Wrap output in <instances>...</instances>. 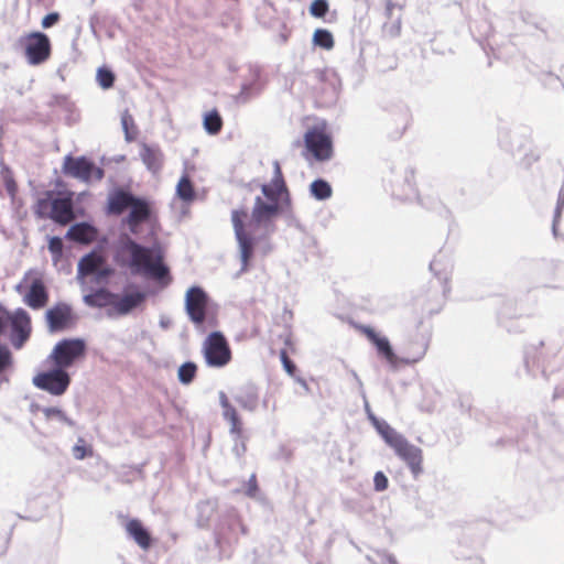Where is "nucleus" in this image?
Here are the masks:
<instances>
[{"label": "nucleus", "instance_id": "nucleus-11", "mask_svg": "<svg viewBox=\"0 0 564 564\" xmlns=\"http://www.w3.org/2000/svg\"><path fill=\"white\" fill-rule=\"evenodd\" d=\"M210 299L206 291L198 286H191L185 294V312L197 329L203 328L210 315Z\"/></svg>", "mask_w": 564, "mask_h": 564}, {"label": "nucleus", "instance_id": "nucleus-34", "mask_svg": "<svg viewBox=\"0 0 564 564\" xmlns=\"http://www.w3.org/2000/svg\"><path fill=\"white\" fill-rule=\"evenodd\" d=\"M197 375V366L194 361L183 362L177 370V379L182 384H191Z\"/></svg>", "mask_w": 564, "mask_h": 564}, {"label": "nucleus", "instance_id": "nucleus-37", "mask_svg": "<svg viewBox=\"0 0 564 564\" xmlns=\"http://www.w3.org/2000/svg\"><path fill=\"white\" fill-rule=\"evenodd\" d=\"M42 412L44 414V416L47 419V420H57L58 422L69 426V427H75L76 423L74 420H72L70 417H68L66 415V413L59 409V408H56V406H47V408H43L42 409Z\"/></svg>", "mask_w": 564, "mask_h": 564}, {"label": "nucleus", "instance_id": "nucleus-45", "mask_svg": "<svg viewBox=\"0 0 564 564\" xmlns=\"http://www.w3.org/2000/svg\"><path fill=\"white\" fill-rule=\"evenodd\" d=\"M51 210V192H47L45 198H40L36 202L35 214L39 218H48V213Z\"/></svg>", "mask_w": 564, "mask_h": 564}, {"label": "nucleus", "instance_id": "nucleus-20", "mask_svg": "<svg viewBox=\"0 0 564 564\" xmlns=\"http://www.w3.org/2000/svg\"><path fill=\"white\" fill-rule=\"evenodd\" d=\"M50 300L48 290L41 278L31 281L23 302L32 310H41L45 307Z\"/></svg>", "mask_w": 564, "mask_h": 564}, {"label": "nucleus", "instance_id": "nucleus-39", "mask_svg": "<svg viewBox=\"0 0 564 564\" xmlns=\"http://www.w3.org/2000/svg\"><path fill=\"white\" fill-rule=\"evenodd\" d=\"M50 105L52 107H58L62 110L68 112L69 113V117L67 118L68 121L75 120V117H74L75 106L66 95H54L52 97Z\"/></svg>", "mask_w": 564, "mask_h": 564}, {"label": "nucleus", "instance_id": "nucleus-24", "mask_svg": "<svg viewBox=\"0 0 564 564\" xmlns=\"http://www.w3.org/2000/svg\"><path fill=\"white\" fill-rule=\"evenodd\" d=\"M140 158L152 174H158L163 165V153L155 145L143 144L140 150Z\"/></svg>", "mask_w": 564, "mask_h": 564}, {"label": "nucleus", "instance_id": "nucleus-36", "mask_svg": "<svg viewBox=\"0 0 564 564\" xmlns=\"http://www.w3.org/2000/svg\"><path fill=\"white\" fill-rule=\"evenodd\" d=\"M544 345L543 340H540L538 346H530L527 347L524 351V367L527 369V372L531 375L532 377H535V370L534 367L536 366L538 369H540V361L535 354V350L538 347H542Z\"/></svg>", "mask_w": 564, "mask_h": 564}, {"label": "nucleus", "instance_id": "nucleus-22", "mask_svg": "<svg viewBox=\"0 0 564 564\" xmlns=\"http://www.w3.org/2000/svg\"><path fill=\"white\" fill-rule=\"evenodd\" d=\"M235 401L245 410L254 412L259 404V391L252 383H246L234 395Z\"/></svg>", "mask_w": 564, "mask_h": 564}, {"label": "nucleus", "instance_id": "nucleus-40", "mask_svg": "<svg viewBox=\"0 0 564 564\" xmlns=\"http://www.w3.org/2000/svg\"><path fill=\"white\" fill-rule=\"evenodd\" d=\"M96 80L102 89H109L115 84L116 75L110 68L102 66L97 69Z\"/></svg>", "mask_w": 564, "mask_h": 564}, {"label": "nucleus", "instance_id": "nucleus-61", "mask_svg": "<svg viewBox=\"0 0 564 564\" xmlns=\"http://www.w3.org/2000/svg\"><path fill=\"white\" fill-rule=\"evenodd\" d=\"M223 416L226 421L238 417L236 409L230 404L228 408H223Z\"/></svg>", "mask_w": 564, "mask_h": 564}, {"label": "nucleus", "instance_id": "nucleus-63", "mask_svg": "<svg viewBox=\"0 0 564 564\" xmlns=\"http://www.w3.org/2000/svg\"><path fill=\"white\" fill-rule=\"evenodd\" d=\"M218 397H219V403H220L221 408H228V405L231 404L228 400L227 394L224 391H219Z\"/></svg>", "mask_w": 564, "mask_h": 564}, {"label": "nucleus", "instance_id": "nucleus-8", "mask_svg": "<svg viewBox=\"0 0 564 564\" xmlns=\"http://www.w3.org/2000/svg\"><path fill=\"white\" fill-rule=\"evenodd\" d=\"M291 197H283L280 202L264 200L262 196L254 198L251 210V226H268L279 215L284 214L288 218L292 216Z\"/></svg>", "mask_w": 564, "mask_h": 564}, {"label": "nucleus", "instance_id": "nucleus-30", "mask_svg": "<svg viewBox=\"0 0 564 564\" xmlns=\"http://www.w3.org/2000/svg\"><path fill=\"white\" fill-rule=\"evenodd\" d=\"M176 195L178 198L185 203H191L196 198V191L194 188L193 182L187 174H184L177 185H176Z\"/></svg>", "mask_w": 564, "mask_h": 564}, {"label": "nucleus", "instance_id": "nucleus-57", "mask_svg": "<svg viewBox=\"0 0 564 564\" xmlns=\"http://www.w3.org/2000/svg\"><path fill=\"white\" fill-rule=\"evenodd\" d=\"M349 373L352 377L354 381L356 382L359 395L361 397L362 401H366V391L361 379L359 378L358 373L352 369L349 370Z\"/></svg>", "mask_w": 564, "mask_h": 564}, {"label": "nucleus", "instance_id": "nucleus-9", "mask_svg": "<svg viewBox=\"0 0 564 564\" xmlns=\"http://www.w3.org/2000/svg\"><path fill=\"white\" fill-rule=\"evenodd\" d=\"M87 344L83 338H63L56 343L48 359L67 370L86 356Z\"/></svg>", "mask_w": 564, "mask_h": 564}, {"label": "nucleus", "instance_id": "nucleus-6", "mask_svg": "<svg viewBox=\"0 0 564 564\" xmlns=\"http://www.w3.org/2000/svg\"><path fill=\"white\" fill-rule=\"evenodd\" d=\"M248 217L246 208L231 210V224L235 232V238L238 245L239 257L241 261V271L248 270V267L253 259L256 246L258 242L250 231L247 230L245 220Z\"/></svg>", "mask_w": 564, "mask_h": 564}, {"label": "nucleus", "instance_id": "nucleus-64", "mask_svg": "<svg viewBox=\"0 0 564 564\" xmlns=\"http://www.w3.org/2000/svg\"><path fill=\"white\" fill-rule=\"evenodd\" d=\"M295 379V381L304 389V391L306 393L310 392V388H308V384L306 382L305 379L301 378V377H293Z\"/></svg>", "mask_w": 564, "mask_h": 564}, {"label": "nucleus", "instance_id": "nucleus-55", "mask_svg": "<svg viewBox=\"0 0 564 564\" xmlns=\"http://www.w3.org/2000/svg\"><path fill=\"white\" fill-rule=\"evenodd\" d=\"M258 491H259V487H258L257 477L254 474H252L250 476L249 480L247 481L246 495L250 498H254L257 496Z\"/></svg>", "mask_w": 564, "mask_h": 564}, {"label": "nucleus", "instance_id": "nucleus-41", "mask_svg": "<svg viewBox=\"0 0 564 564\" xmlns=\"http://www.w3.org/2000/svg\"><path fill=\"white\" fill-rule=\"evenodd\" d=\"M121 126H122V129L124 132V139L128 142L134 140V138L137 135V129H135L133 117L128 112V110H126L121 115Z\"/></svg>", "mask_w": 564, "mask_h": 564}, {"label": "nucleus", "instance_id": "nucleus-62", "mask_svg": "<svg viewBox=\"0 0 564 564\" xmlns=\"http://www.w3.org/2000/svg\"><path fill=\"white\" fill-rule=\"evenodd\" d=\"M440 264V260L437 258L433 259L430 263V270L434 272V274L436 276H438V279H444L446 280V276L442 278V274H441V270L437 269Z\"/></svg>", "mask_w": 564, "mask_h": 564}, {"label": "nucleus", "instance_id": "nucleus-5", "mask_svg": "<svg viewBox=\"0 0 564 564\" xmlns=\"http://www.w3.org/2000/svg\"><path fill=\"white\" fill-rule=\"evenodd\" d=\"M10 328V341L15 349H21L29 340L32 332L30 314L22 307L10 313L0 304V335Z\"/></svg>", "mask_w": 564, "mask_h": 564}, {"label": "nucleus", "instance_id": "nucleus-52", "mask_svg": "<svg viewBox=\"0 0 564 564\" xmlns=\"http://www.w3.org/2000/svg\"><path fill=\"white\" fill-rule=\"evenodd\" d=\"M93 454L91 449L85 445L76 444L73 446V455L76 459L83 460Z\"/></svg>", "mask_w": 564, "mask_h": 564}, {"label": "nucleus", "instance_id": "nucleus-56", "mask_svg": "<svg viewBox=\"0 0 564 564\" xmlns=\"http://www.w3.org/2000/svg\"><path fill=\"white\" fill-rule=\"evenodd\" d=\"M235 444L232 446V453L237 458H240L245 455L247 451V446L245 441L241 438L237 440V437H234Z\"/></svg>", "mask_w": 564, "mask_h": 564}, {"label": "nucleus", "instance_id": "nucleus-31", "mask_svg": "<svg viewBox=\"0 0 564 564\" xmlns=\"http://www.w3.org/2000/svg\"><path fill=\"white\" fill-rule=\"evenodd\" d=\"M310 194L317 200H326L332 196L333 189L326 180L316 178L310 185Z\"/></svg>", "mask_w": 564, "mask_h": 564}, {"label": "nucleus", "instance_id": "nucleus-17", "mask_svg": "<svg viewBox=\"0 0 564 564\" xmlns=\"http://www.w3.org/2000/svg\"><path fill=\"white\" fill-rule=\"evenodd\" d=\"M152 218V208L145 197L137 196L129 207L128 215L122 219V225L127 226L132 235L141 232L142 224L150 223Z\"/></svg>", "mask_w": 564, "mask_h": 564}, {"label": "nucleus", "instance_id": "nucleus-46", "mask_svg": "<svg viewBox=\"0 0 564 564\" xmlns=\"http://www.w3.org/2000/svg\"><path fill=\"white\" fill-rule=\"evenodd\" d=\"M404 182L406 187L409 188V191L404 193L405 198H411L412 196H414L420 200V196L414 184V171L412 169L405 172Z\"/></svg>", "mask_w": 564, "mask_h": 564}, {"label": "nucleus", "instance_id": "nucleus-23", "mask_svg": "<svg viewBox=\"0 0 564 564\" xmlns=\"http://www.w3.org/2000/svg\"><path fill=\"white\" fill-rule=\"evenodd\" d=\"M129 536L143 550L152 545V536L149 530L139 519H131L126 524Z\"/></svg>", "mask_w": 564, "mask_h": 564}, {"label": "nucleus", "instance_id": "nucleus-33", "mask_svg": "<svg viewBox=\"0 0 564 564\" xmlns=\"http://www.w3.org/2000/svg\"><path fill=\"white\" fill-rule=\"evenodd\" d=\"M318 78L321 82H325V83L329 84V89H330L329 99L332 101L336 100L339 95V90H340V80L337 77V74L332 69H325V70H322L318 73Z\"/></svg>", "mask_w": 564, "mask_h": 564}, {"label": "nucleus", "instance_id": "nucleus-32", "mask_svg": "<svg viewBox=\"0 0 564 564\" xmlns=\"http://www.w3.org/2000/svg\"><path fill=\"white\" fill-rule=\"evenodd\" d=\"M378 354L383 357L389 364L395 365L398 361L397 355L386 336H379L377 340L372 343Z\"/></svg>", "mask_w": 564, "mask_h": 564}, {"label": "nucleus", "instance_id": "nucleus-59", "mask_svg": "<svg viewBox=\"0 0 564 564\" xmlns=\"http://www.w3.org/2000/svg\"><path fill=\"white\" fill-rule=\"evenodd\" d=\"M361 330L371 344L380 336L371 326H362Z\"/></svg>", "mask_w": 564, "mask_h": 564}, {"label": "nucleus", "instance_id": "nucleus-43", "mask_svg": "<svg viewBox=\"0 0 564 564\" xmlns=\"http://www.w3.org/2000/svg\"><path fill=\"white\" fill-rule=\"evenodd\" d=\"M329 10L327 0H313L310 6L308 12L312 17L323 19Z\"/></svg>", "mask_w": 564, "mask_h": 564}, {"label": "nucleus", "instance_id": "nucleus-48", "mask_svg": "<svg viewBox=\"0 0 564 564\" xmlns=\"http://www.w3.org/2000/svg\"><path fill=\"white\" fill-rule=\"evenodd\" d=\"M389 486V479L383 471H377L373 476V488L376 491H384Z\"/></svg>", "mask_w": 564, "mask_h": 564}, {"label": "nucleus", "instance_id": "nucleus-54", "mask_svg": "<svg viewBox=\"0 0 564 564\" xmlns=\"http://www.w3.org/2000/svg\"><path fill=\"white\" fill-rule=\"evenodd\" d=\"M228 422L230 423V434L234 436V437H237V440L241 438V434H242V423H241V420L240 417H235V419H231V420H228Z\"/></svg>", "mask_w": 564, "mask_h": 564}, {"label": "nucleus", "instance_id": "nucleus-21", "mask_svg": "<svg viewBox=\"0 0 564 564\" xmlns=\"http://www.w3.org/2000/svg\"><path fill=\"white\" fill-rule=\"evenodd\" d=\"M107 286L99 285L97 289H91L89 293L83 296V301L88 307L93 308L110 307L108 316H112L115 292L110 291Z\"/></svg>", "mask_w": 564, "mask_h": 564}, {"label": "nucleus", "instance_id": "nucleus-2", "mask_svg": "<svg viewBox=\"0 0 564 564\" xmlns=\"http://www.w3.org/2000/svg\"><path fill=\"white\" fill-rule=\"evenodd\" d=\"M499 144L502 150L509 152L518 164L529 169L540 159V153L533 147L531 130L525 126H514L503 129L499 133Z\"/></svg>", "mask_w": 564, "mask_h": 564}, {"label": "nucleus", "instance_id": "nucleus-13", "mask_svg": "<svg viewBox=\"0 0 564 564\" xmlns=\"http://www.w3.org/2000/svg\"><path fill=\"white\" fill-rule=\"evenodd\" d=\"M24 50L28 63L37 66L46 62L51 56L52 45L47 34L34 31L19 40Z\"/></svg>", "mask_w": 564, "mask_h": 564}, {"label": "nucleus", "instance_id": "nucleus-42", "mask_svg": "<svg viewBox=\"0 0 564 564\" xmlns=\"http://www.w3.org/2000/svg\"><path fill=\"white\" fill-rule=\"evenodd\" d=\"M13 355L10 348L4 344H0V375L10 370L13 367Z\"/></svg>", "mask_w": 564, "mask_h": 564}, {"label": "nucleus", "instance_id": "nucleus-28", "mask_svg": "<svg viewBox=\"0 0 564 564\" xmlns=\"http://www.w3.org/2000/svg\"><path fill=\"white\" fill-rule=\"evenodd\" d=\"M196 523L199 528H206L216 510V501L204 500L197 503Z\"/></svg>", "mask_w": 564, "mask_h": 564}, {"label": "nucleus", "instance_id": "nucleus-49", "mask_svg": "<svg viewBox=\"0 0 564 564\" xmlns=\"http://www.w3.org/2000/svg\"><path fill=\"white\" fill-rule=\"evenodd\" d=\"M280 359L282 362V366L288 375L295 377L296 372V365L294 361L288 356L285 350H281L280 352Z\"/></svg>", "mask_w": 564, "mask_h": 564}, {"label": "nucleus", "instance_id": "nucleus-16", "mask_svg": "<svg viewBox=\"0 0 564 564\" xmlns=\"http://www.w3.org/2000/svg\"><path fill=\"white\" fill-rule=\"evenodd\" d=\"M306 150L317 162H325L333 156V141L324 130L313 128L304 135Z\"/></svg>", "mask_w": 564, "mask_h": 564}, {"label": "nucleus", "instance_id": "nucleus-14", "mask_svg": "<svg viewBox=\"0 0 564 564\" xmlns=\"http://www.w3.org/2000/svg\"><path fill=\"white\" fill-rule=\"evenodd\" d=\"M63 173L86 183L93 180L101 181L105 176V171L85 155H66L63 163Z\"/></svg>", "mask_w": 564, "mask_h": 564}, {"label": "nucleus", "instance_id": "nucleus-10", "mask_svg": "<svg viewBox=\"0 0 564 564\" xmlns=\"http://www.w3.org/2000/svg\"><path fill=\"white\" fill-rule=\"evenodd\" d=\"M148 296V292L141 290L137 284H126L121 292H115L112 315L127 316L132 314L134 311L143 310Z\"/></svg>", "mask_w": 564, "mask_h": 564}, {"label": "nucleus", "instance_id": "nucleus-47", "mask_svg": "<svg viewBox=\"0 0 564 564\" xmlns=\"http://www.w3.org/2000/svg\"><path fill=\"white\" fill-rule=\"evenodd\" d=\"M401 15H398L392 22L384 23L383 25V32L388 34L390 37H398L401 33Z\"/></svg>", "mask_w": 564, "mask_h": 564}, {"label": "nucleus", "instance_id": "nucleus-27", "mask_svg": "<svg viewBox=\"0 0 564 564\" xmlns=\"http://www.w3.org/2000/svg\"><path fill=\"white\" fill-rule=\"evenodd\" d=\"M261 193L268 200L280 202L283 197H291L286 183L278 181L274 183V180H271L270 183L262 184Z\"/></svg>", "mask_w": 564, "mask_h": 564}, {"label": "nucleus", "instance_id": "nucleus-58", "mask_svg": "<svg viewBox=\"0 0 564 564\" xmlns=\"http://www.w3.org/2000/svg\"><path fill=\"white\" fill-rule=\"evenodd\" d=\"M395 8H399V10H402V6H398L397 3H394L392 0H387L386 1V9H384V14L388 19L390 20H394L393 19V10Z\"/></svg>", "mask_w": 564, "mask_h": 564}, {"label": "nucleus", "instance_id": "nucleus-18", "mask_svg": "<svg viewBox=\"0 0 564 564\" xmlns=\"http://www.w3.org/2000/svg\"><path fill=\"white\" fill-rule=\"evenodd\" d=\"M74 195L70 191L51 192L48 218L61 225L67 224L73 216Z\"/></svg>", "mask_w": 564, "mask_h": 564}, {"label": "nucleus", "instance_id": "nucleus-50", "mask_svg": "<svg viewBox=\"0 0 564 564\" xmlns=\"http://www.w3.org/2000/svg\"><path fill=\"white\" fill-rule=\"evenodd\" d=\"M365 410L368 414V419L372 423L373 427L378 432V427L381 426V424H389L387 421L378 419L371 411L368 399L366 398V401H364Z\"/></svg>", "mask_w": 564, "mask_h": 564}, {"label": "nucleus", "instance_id": "nucleus-3", "mask_svg": "<svg viewBox=\"0 0 564 564\" xmlns=\"http://www.w3.org/2000/svg\"><path fill=\"white\" fill-rule=\"evenodd\" d=\"M115 274L116 270L109 264L105 252L95 248L79 259L76 281L82 290H86L88 282L96 285H108Z\"/></svg>", "mask_w": 564, "mask_h": 564}, {"label": "nucleus", "instance_id": "nucleus-7", "mask_svg": "<svg viewBox=\"0 0 564 564\" xmlns=\"http://www.w3.org/2000/svg\"><path fill=\"white\" fill-rule=\"evenodd\" d=\"M202 354L209 368L226 367L232 358L230 345L220 330L212 332L203 341Z\"/></svg>", "mask_w": 564, "mask_h": 564}, {"label": "nucleus", "instance_id": "nucleus-29", "mask_svg": "<svg viewBox=\"0 0 564 564\" xmlns=\"http://www.w3.org/2000/svg\"><path fill=\"white\" fill-rule=\"evenodd\" d=\"M203 127L209 135H217L223 128V118L217 109L207 111L203 118Z\"/></svg>", "mask_w": 564, "mask_h": 564}, {"label": "nucleus", "instance_id": "nucleus-26", "mask_svg": "<svg viewBox=\"0 0 564 564\" xmlns=\"http://www.w3.org/2000/svg\"><path fill=\"white\" fill-rule=\"evenodd\" d=\"M236 528L241 530L242 534L247 533L246 527L241 523L237 512L235 509H230L224 520L217 527V534L225 539L227 536V531L235 532Z\"/></svg>", "mask_w": 564, "mask_h": 564}, {"label": "nucleus", "instance_id": "nucleus-53", "mask_svg": "<svg viewBox=\"0 0 564 564\" xmlns=\"http://www.w3.org/2000/svg\"><path fill=\"white\" fill-rule=\"evenodd\" d=\"M48 250L52 254H61L63 250V241L59 237L54 236L48 240Z\"/></svg>", "mask_w": 564, "mask_h": 564}, {"label": "nucleus", "instance_id": "nucleus-51", "mask_svg": "<svg viewBox=\"0 0 564 564\" xmlns=\"http://www.w3.org/2000/svg\"><path fill=\"white\" fill-rule=\"evenodd\" d=\"M59 13L58 12H50L46 15L43 17L41 21V25L43 29H50L54 26L59 21Z\"/></svg>", "mask_w": 564, "mask_h": 564}, {"label": "nucleus", "instance_id": "nucleus-1", "mask_svg": "<svg viewBox=\"0 0 564 564\" xmlns=\"http://www.w3.org/2000/svg\"><path fill=\"white\" fill-rule=\"evenodd\" d=\"M115 260L127 265L133 274H140L162 286L171 283L170 268L164 263V250L159 241L145 247L122 234L118 241Z\"/></svg>", "mask_w": 564, "mask_h": 564}, {"label": "nucleus", "instance_id": "nucleus-15", "mask_svg": "<svg viewBox=\"0 0 564 564\" xmlns=\"http://www.w3.org/2000/svg\"><path fill=\"white\" fill-rule=\"evenodd\" d=\"M44 317L47 332L50 334L62 333L70 329L78 319L72 305L66 302H57L47 308Z\"/></svg>", "mask_w": 564, "mask_h": 564}, {"label": "nucleus", "instance_id": "nucleus-25", "mask_svg": "<svg viewBox=\"0 0 564 564\" xmlns=\"http://www.w3.org/2000/svg\"><path fill=\"white\" fill-rule=\"evenodd\" d=\"M261 89L262 85L260 83V70L254 68L252 79L249 83H243L241 85V89L235 96V100L237 104H247L251 98L258 96Z\"/></svg>", "mask_w": 564, "mask_h": 564}, {"label": "nucleus", "instance_id": "nucleus-19", "mask_svg": "<svg viewBox=\"0 0 564 564\" xmlns=\"http://www.w3.org/2000/svg\"><path fill=\"white\" fill-rule=\"evenodd\" d=\"M135 198L137 195H134L129 188L116 186L108 194L106 206L107 215H122L127 209H129Z\"/></svg>", "mask_w": 564, "mask_h": 564}, {"label": "nucleus", "instance_id": "nucleus-44", "mask_svg": "<svg viewBox=\"0 0 564 564\" xmlns=\"http://www.w3.org/2000/svg\"><path fill=\"white\" fill-rule=\"evenodd\" d=\"M564 208V187L560 189L558 196H557V203L554 210V217H553V224H552V232L556 237L557 236V224L560 221V218L562 216V210Z\"/></svg>", "mask_w": 564, "mask_h": 564}, {"label": "nucleus", "instance_id": "nucleus-38", "mask_svg": "<svg viewBox=\"0 0 564 564\" xmlns=\"http://www.w3.org/2000/svg\"><path fill=\"white\" fill-rule=\"evenodd\" d=\"M366 558L371 564H398L395 556L384 550H376L367 554Z\"/></svg>", "mask_w": 564, "mask_h": 564}, {"label": "nucleus", "instance_id": "nucleus-60", "mask_svg": "<svg viewBox=\"0 0 564 564\" xmlns=\"http://www.w3.org/2000/svg\"><path fill=\"white\" fill-rule=\"evenodd\" d=\"M272 180H274V183H276V181L278 182H285L284 177H283V174H282V170H281L280 163L278 161L273 162V177H272Z\"/></svg>", "mask_w": 564, "mask_h": 564}, {"label": "nucleus", "instance_id": "nucleus-4", "mask_svg": "<svg viewBox=\"0 0 564 564\" xmlns=\"http://www.w3.org/2000/svg\"><path fill=\"white\" fill-rule=\"evenodd\" d=\"M378 434L382 437L384 443L394 451L395 455L406 464L413 478H419L423 473L422 449L411 444L390 424H381V426L378 427Z\"/></svg>", "mask_w": 564, "mask_h": 564}, {"label": "nucleus", "instance_id": "nucleus-35", "mask_svg": "<svg viewBox=\"0 0 564 564\" xmlns=\"http://www.w3.org/2000/svg\"><path fill=\"white\" fill-rule=\"evenodd\" d=\"M312 41L315 46L324 50H332L335 45L334 36L327 29H316Z\"/></svg>", "mask_w": 564, "mask_h": 564}, {"label": "nucleus", "instance_id": "nucleus-12", "mask_svg": "<svg viewBox=\"0 0 564 564\" xmlns=\"http://www.w3.org/2000/svg\"><path fill=\"white\" fill-rule=\"evenodd\" d=\"M72 382L67 370L53 365L52 368L41 371L32 379V383L40 390L46 391L54 397L63 395Z\"/></svg>", "mask_w": 564, "mask_h": 564}]
</instances>
